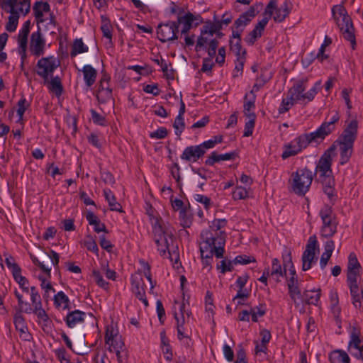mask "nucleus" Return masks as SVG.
I'll return each instance as SVG.
<instances>
[{"label":"nucleus","mask_w":363,"mask_h":363,"mask_svg":"<svg viewBox=\"0 0 363 363\" xmlns=\"http://www.w3.org/2000/svg\"><path fill=\"white\" fill-rule=\"evenodd\" d=\"M223 232H220L216 237L211 230H203L201 233L202 241L200 243V252L203 267H209L211 270L213 255L216 258H223L225 252V240Z\"/></svg>","instance_id":"1"},{"label":"nucleus","mask_w":363,"mask_h":363,"mask_svg":"<svg viewBox=\"0 0 363 363\" xmlns=\"http://www.w3.org/2000/svg\"><path fill=\"white\" fill-rule=\"evenodd\" d=\"M335 150L333 147L327 150L319 159L314 174L317 175V181L323 186L324 193L328 196L330 201H334L337 198L335 191V179L331 169L332 157L331 153Z\"/></svg>","instance_id":"2"},{"label":"nucleus","mask_w":363,"mask_h":363,"mask_svg":"<svg viewBox=\"0 0 363 363\" xmlns=\"http://www.w3.org/2000/svg\"><path fill=\"white\" fill-rule=\"evenodd\" d=\"M1 8L10 13L5 28L14 32L18 26L20 15H27L30 9V0H2Z\"/></svg>","instance_id":"3"},{"label":"nucleus","mask_w":363,"mask_h":363,"mask_svg":"<svg viewBox=\"0 0 363 363\" xmlns=\"http://www.w3.org/2000/svg\"><path fill=\"white\" fill-rule=\"evenodd\" d=\"M313 173L308 168H300L291 174V186L294 193L304 196L311 186Z\"/></svg>","instance_id":"4"},{"label":"nucleus","mask_w":363,"mask_h":363,"mask_svg":"<svg viewBox=\"0 0 363 363\" xmlns=\"http://www.w3.org/2000/svg\"><path fill=\"white\" fill-rule=\"evenodd\" d=\"M321 86V82L318 81L306 93H303L306 90V86L303 81H298L288 90V94L295 103H308L313 100L315 96L318 93Z\"/></svg>","instance_id":"5"},{"label":"nucleus","mask_w":363,"mask_h":363,"mask_svg":"<svg viewBox=\"0 0 363 363\" xmlns=\"http://www.w3.org/2000/svg\"><path fill=\"white\" fill-rule=\"evenodd\" d=\"M273 8V3L269 2L265 9L263 18L260 20L256 24L254 29L245 36L244 40L248 45H253L256 40L262 36L264 28L272 16Z\"/></svg>","instance_id":"6"},{"label":"nucleus","mask_w":363,"mask_h":363,"mask_svg":"<svg viewBox=\"0 0 363 363\" xmlns=\"http://www.w3.org/2000/svg\"><path fill=\"white\" fill-rule=\"evenodd\" d=\"M319 214L323 222L321 235L325 238L332 237L336 233L337 225L332 208L325 206L321 208Z\"/></svg>","instance_id":"7"},{"label":"nucleus","mask_w":363,"mask_h":363,"mask_svg":"<svg viewBox=\"0 0 363 363\" xmlns=\"http://www.w3.org/2000/svg\"><path fill=\"white\" fill-rule=\"evenodd\" d=\"M60 66V62L54 56L42 57L37 62V74L46 82L52 77L55 70Z\"/></svg>","instance_id":"8"},{"label":"nucleus","mask_w":363,"mask_h":363,"mask_svg":"<svg viewBox=\"0 0 363 363\" xmlns=\"http://www.w3.org/2000/svg\"><path fill=\"white\" fill-rule=\"evenodd\" d=\"M223 25L217 21L215 23L208 21L201 28L200 35L198 37L195 50L199 52L206 45H208L211 38L219 30H221Z\"/></svg>","instance_id":"9"},{"label":"nucleus","mask_w":363,"mask_h":363,"mask_svg":"<svg viewBox=\"0 0 363 363\" xmlns=\"http://www.w3.org/2000/svg\"><path fill=\"white\" fill-rule=\"evenodd\" d=\"M315 250L319 251V244L316 236L312 235L309 237L302 255V269L303 271L310 269L313 263L316 262Z\"/></svg>","instance_id":"10"},{"label":"nucleus","mask_w":363,"mask_h":363,"mask_svg":"<svg viewBox=\"0 0 363 363\" xmlns=\"http://www.w3.org/2000/svg\"><path fill=\"white\" fill-rule=\"evenodd\" d=\"M311 144L305 134H302L290 143H286L283 146L284 151L281 154V158L286 160L290 157L295 156L306 148Z\"/></svg>","instance_id":"11"},{"label":"nucleus","mask_w":363,"mask_h":363,"mask_svg":"<svg viewBox=\"0 0 363 363\" xmlns=\"http://www.w3.org/2000/svg\"><path fill=\"white\" fill-rule=\"evenodd\" d=\"M178 23L169 21L165 23H160L157 28L159 40L162 42L171 41L178 38Z\"/></svg>","instance_id":"12"},{"label":"nucleus","mask_w":363,"mask_h":363,"mask_svg":"<svg viewBox=\"0 0 363 363\" xmlns=\"http://www.w3.org/2000/svg\"><path fill=\"white\" fill-rule=\"evenodd\" d=\"M350 338L348 347L350 354L357 359L363 362V339L359 330L353 328Z\"/></svg>","instance_id":"13"},{"label":"nucleus","mask_w":363,"mask_h":363,"mask_svg":"<svg viewBox=\"0 0 363 363\" xmlns=\"http://www.w3.org/2000/svg\"><path fill=\"white\" fill-rule=\"evenodd\" d=\"M46 40L44 38L40 26L38 30L33 32L30 35L29 50L30 53L36 57L45 54Z\"/></svg>","instance_id":"14"},{"label":"nucleus","mask_w":363,"mask_h":363,"mask_svg":"<svg viewBox=\"0 0 363 363\" xmlns=\"http://www.w3.org/2000/svg\"><path fill=\"white\" fill-rule=\"evenodd\" d=\"M357 122L352 121L339 137L337 142L342 146H354L357 135Z\"/></svg>","instance_id":"15"},{"label":"nucleus","mask_w":363,"mask_h":363,"mask_svg":"<svg viewBox=\"0 0 363 363\" xmlns=\"http://www.w3.org/2000/svg\"><path fill=\"white\" fill-rule=\"evenodd\" d=\"M218 44H219L218 40H217L216 38H213L212 40H210L208 46H207V45H206L202 48V49H205L207 51L208 55V57H204L203 59V63H202V66L201 68V71L202 72L206 73V72L211 71V69L214 65V63L213 62V58L216 55V50L218 47Z\"/></svg>","instance_id":"16"},{"label":"nucleus","mask_w":363,"mask_h":363,"mask_svg":"<svg viewBox=\"0 0 363 363\" xmlns=\"http://www.w3.org/2000/svg\"><path fill=\"white\" fill-rule=\"evenodd\" d=\"M332 13L340 30H343L346 27L351 28L353 26L351 18L342 5L334 6L332 9Z\"/></svg>","instance_id":"17"},{"label":"nucleus","mask_w":363,"mask_h":363,"mask_svg":"<svg viewBox=\"0 0 363 363\" xmlns=\"http://www.w3.org/2000/svg\"><path fill=\"white\" fill-rule=\"evenodd\" d=\"M334 130L335 129H333V127L330 126V125L325 122H323L316 130L306 133L305 135L311 144L315 143L318 145Z\"/></svg>","instance_id":"18"},{"label":"nucleus","mask_w":363,"mask_h":363,"mask_svg":"<svg viewBox=\"0 0 363 363\" xmlns=\"http://www.w3.org/2000/svg\"><path fill=\"white\" fill-rule=\"evenodd\" d=\"M257 11L255 9L254 6L250 7V9L242 13L240 17L236 19L234 22V27H232L233 31H240V35H242L245 28L250 23L252 19L256 16Z\"/></svg>","instance_id":"19"},{"label":"nucleus","mask_w":363,"mask_h":363,"mask_svg":"<svg viewBox=\"0 0 363 363\" xmlns=\"http://www.w3.org/2000/svg\"><path fill=\"white\" fill-rule=\"evenodd\" d=\"M132 285V291L140 301H141L145 306H148V301L145 295V285L142 277L132 275L130 277Z\"/></svg>","instance_id":"20"},{"label":"nucleus","mask_w":363,"mask_h":363,"mask_svg":"<svg viewBox=\"0 0 363 363\" xmlns=\"http://www.w3.org/2000/svg\"><path fill=\"white\" fill-rule=\"evenodd\" d=\"M194 21H196V26L202 23L201 16L200 15L195 16L191 12H187L184 16H178L176 23H178V26L179 24H182V35H186L189 33Z\"/></svg>","instance_id":"21"},{"label":"nucleus","mask_w":363,"mask_h":363,"mask_svg":"<svg viewBox=\"0 0 363 363\" xmlns=\"http://www.w3.org/2000/svg\"><path fill=\"white\" fill-rule=\"evenodd\" d=\"M205 153L203 150L201 149L199 145H191L186 147L180 157L182 160H185L186 162H196L200 158H202Z\"/></svg>","instance_id":"22"},{"label":"nucleus","mask_w":363,"mask_h":363,"mask_svg":"<svg viewBox=\"0 0 363 363\" xmlns=\"http://www.w3.org/2000/svg\"><path fill=\"white\" fill-rule=\"evenodd\" d=\"M29 33V30L21 28L18 35V52L21 56V67H23L24 61L27 57L26 50L28 47V36Z\"/></svg>","instance_id":"23"},{"label":"nucleus","mask_w":363,"mask_h":363,"mask_svg":"<svg viewBox=\"0 0 363 363\" xmlns=\"http://www.w3.org/2000/svg\"><path fill=\"white\" fill-rule=\"evenodd\" d=\"M13 323L16 329L19 332L20 337L25 341H30L31 335L28 332V326L23 315L21 313H16L13 317Z\"/></svg>","instance_id":"24"},{"label":"nucleus","mask_w":363,"mask_h":363,"mask_svg":"<svg viewBox=\"0 0 363 363\" xmlns=\"http://www.w3.org/2000/svg\"><path fill=\"white\" fill-rule=\"evenodd\" d=\"M110 78L104 75L99 82V87L96 94L98 101L101 104H105L112 99V89L109 86H104V84H109Z\"/></svg>","instance_id":"25"},{"label":"nucleus","mask_w":363,"mask_h":363,"mask_svg":"<svg viewBox=\"0 0 363 363\" xmlns=\"http://www.w3.org/2000/svg\"><path fill=\"white\" fill-rule=\"evenodd\" d=\"M236 156L237 153L235 152H230L225 154H218L216 151H213L206 160L205 164L208 166H213L216 163L220 161L234 160Z\"/></svg>","instance_id":"26"},{"label":"nucleus","mask_w":363,"mask_h":363,"mask_svg":"<svg viewBox=\"0 0 363 363\" xmlns=\"http://www.w3.org/2000/svg\"><path fill=\"white\" fill-rule=\"evenodd\" d=\"M244 101V114L247 118H250L251 115H255L254 109L255 108L256 96L253 91H250L245 96Z\"/></svg>","instance_id":"27"},{"label":"nucleus","mask_w":363,"mask_h":363,"mask_svg":"<svg viewBox=\"0 0 363 363\" xmlns=\"http://www.w3.org/2000/svg\"><path fill=\"white\" fill-rule=\"evenodd\" d=\"M274 5L273 8V19L275 22L281 23L290 13V9L289 8V4L285 1L279 8L275 7V4L272 1Z\"/></svg>","instance_id":"28"},{"label":"nucleus","mask_w":363,"mask_h":363,"mask_svg":"<svg viewBox=\"0 0 363 363\" xmlns=\"http://www.w3.org/2000/svg\"><path fill=\"white\" fill-rule=\"evenodd\" d=\"M33 9L37 23L39 24L46 21L43 18V13L50 11V6L48 2L37 1L35 3Z\"/></svg>","instance_id":"29"},{"label":"nucleus","mask_w":363,"mask_h":363,"mask_svg":"<svg viewBox=\"0 0 363 363\" xmlns=\"http://www.w3.org/2000/svg\"><path fill=\"white\" fill-rule=\"evenodd\" d=\"M86 313L79 310H75L69 312L66 318L65 322L69 328H74L77 324L84 321Z\"/></svg>","instance_id":"30"},{"label":"nucleus","mask_w":363,"mask_h":363,"mask_svg":"<svg viewBox=\"0 0 363 363\" xmlns=\"http://www.w3.org/2000/svg\"><path fill=\"white\" fill-rule=\"evenodd\" d=\"M82 71L86 85L89 87L91 86L96 82L97 71L89 65H84Z\"/></svg>","instance_id":"31"},{"label":"nucleus","mask_w":363,"mask_h":363,"mask_svg":"<svg viewBox=\"0 0 363 363\" xmlns=\"http://www.w3.org/2000/svg\"><path fill=\"white\" fill-rule=\"evenodd\" d=\"M320 289L318 290H306L301 298L306 304L317 306L320 298Z\"/></svg>","instance_id":"32"},{"label":"nucleus","mask_w":363,"mask_h":363,"mask_svg":"<svg viewBox=\"0 0 363 363\" xmlns=\"http://www.w3.org/2000/svg\"><path fill=\"white\" fill-rule=\"evenodd\" d=\"M330 363H350V358L347 353L342 350H336L329 354Z\"/></svg>","instance_id":"33"},{"label":"nucleus","mask_w":363,"mask_h":363,"mask_svg":"<svg viewBox=\"0 0 363 363\" xmlns=\"http://www.w3.org/2000/svg\"><path fill=\"white\" fill-rule=\"evenodd\" d=\"M104 197L108 203V206L111 211L123 212L121 205L117 202L116 198L113 193L109 189H104L103 190Z\"/></svg>","instance_id":"34"},{"label":"nucleus","mask_w":363,"mask_h":363,"mask_svg":"<svg viewBox=\"0 0 363 363\" xmlns=\"http://www.w3.org/2000/svg\"><path fill=\"white\" fill-rule=\"evenodd\" d=\"M53 301L56 308L62 310L69 309V298L63 291L57 292L54 296Z\"/></svg>","instance_id":"35"},{"label":"nucleus","mask_w":363,"mask_h":363,"mask_svg":"<svg viewBox=\"0 0 363 363\" xmlns=\"http://www.w3.org/2000/svg\"><path fill=\"white\" fill-rule=\"evenodd\" d=\"M88 50L89 48L83 43L82 39L77 38L73 42L70 56L71 57H74L78 54L86 52Z\"/></svg>","instance_id":"36"},{"label":"nucleus","mask_w":363,"mask_h":363,"mask_svg":"<svg viewBox=\"0 0 363 363\" xmlns=\"http://www.w3.org/2000/svg\"><path fill=\"white\" fill-rule=\"evenodd\" d=\"M230 50L233 52L244 49L241 45L240 31H233L229 40Z\"/></svg>","instance_id":"37"},{"label":"nucleus","mask_w":363,"mask_h":363,"mask_svg":"<svg viewBox=\"0 0 363 363\" xmlns=\"http://www.w3.org/2000/svg\"><path fill=\"white\" fill-rule=\"evenodd\" d=\"M30 103L26 100V99L23 96L17 104V115L18 116V119L17 121L18 123H23V115L25 111L30 107Z\"/></svg>","instance_id":"38"},{"label":"nucleus","mask_w":363,"mask_h":363,"mask_svg":"<svg viewBox=\"0 0 363 363\" xmlns=\"http://www.w3.org/2000/svg\"><path fill=\"white\" fill-rule=\"evenodd\" d=\"M284 268L283 271L279 260L277 258H274L272 262L271 276H276L277 280L279 281L280 277L286 275V267H284Z\"/></svg>","instance_id":"39"},{"label":"nucleus","mask_w":363,"mask_h":363,"mask_svg":"<svg viewBox=\"0 0 363 363\" xmlns=\"http://www.w3.org/2000/svg\"><path fill=\"white\" fill-rule=\"evenodd\" d=\"M49 89L55 94L57 96L62 95L63 91V87L59 77H50Z\"/></svg>","instance_id":"40"},{"label":"nucleus","mask_w":363,"mask_h":363,"mask_svg":"<svg viewBox=\"0 0 363 363\" xmlns=\"http://www.w3.org/2000/svg\"><path fill=\"white\" fill-rule=\"evenodd\" d=\"M340 164L343 165L349 162L353 152V147L340 145Z\"/></svg>","instance_id":"41"},{"label":"nucleus","mask_w":363,"mask_h":363,"mask_svg":"<svg viewBox=\"0 0 363 363\" xmlns=\"http://www.w3.org/2000/svg\"><path fill=\"white\" fill-rule=\"evenodd\" d=\"M91 274L94 281L100 288L104 290H108L109 289V283L104 279L99 270L95 269H93Z\"/></svg>","instance_id":"42"},{"label":"nucleus","mask_w":363,"mask_h":363,"mask_svg":"<svg viewBox=\"0 0 363 363\" xmlns=\"http://www.w3.org/2000/svg\"><path fill=\"white\" fill-rule=\"evenodd\" d=\"M222 142V136L216 135L208 140L204 141L202 143L199 144L201 149L203 150V152L206 153V151L209 149L213 148L217 144L220 143Z\"/></svg>","instance_id":"43"},{"label":"nucleus","mask_w":363,"mask_h":363,"mask_svg":"<svg viewBox=\"0 0 363 363\" xmlns=\"http://www.w3.org/2000/svg\"><path fill=\"white\" fill-rule=\"evenodd\" d=\"M295 104V101L288 94H286V97H284L281 100L278 109L279 113L283 114L287 112Z\"/></svg>","instance_id":"44"},{"label":"nucleus","mask_w":363,"mask_h":363,"mask_svg":"<svg viewBox=\"0 0 363 363\" xmlns=\"http://www.w3.org/2000/svg\"><path fill=\"white\" fill-rule=\"evenodd\" d=\"M14 280L19 284L23 291L29 293L28 281L21 275V269L13 274Z\"/></svg>","instance_id":"45"},{"label":"nucleus","mask_w":363,"mask_h":363,"mask_svg":"<svg viewBox=\"0 0 363 363\" xmlns=\"http://www.w3.org/2000/svg\"><path fill=\"white\" fill-rule=\"evenodd\" d=\"M228 223V220L225 218L223 219H214L212 221V224L211 225V228L212 230L216 231L215 236L217 237L218 234L219 235L220 232H223L224 238H225V233L224 231L220 230L222 228H225ZM214 235V234L213 233Z\"/></svg>","instance_id":"46"},{"label":"nucleus","mask_w":363,"mask_h":363,"mask_svg":"<svg viewBox=\"0 0 363 363\" xmlns=\"http://www.w3.org/2000/svg\"><path fill=\"white\" fill-rule=\"evenodd\" d=\"M157 247V250L161 256L166 255L169 248L168 241L167 237H160L154 240Z\"/></svg>","instance_id":"47"},{"label":"nucleus","mask_w":363,"mask_h":363,"mask_svg":"<svg viewBox=\"0 0 363 363\" xmlns=\"http://www.w3.org/2000/svg\"><path fill=\"white\" fill-rule=\"evenodd\" d=\"M151 223L152 227V233L154 234V240L160 237H167L166 233L161 225L160 219L158 218H155V220H152Z\"/></svg>","instance_id":"48"},{"label":"nucleus","mask_w":363,"mask_h":363,"mask_svg":"<svg viewBox=\"0 0 363 363\" xmlns=\"http://www.w3.org/2000/svg\"><path fill=\"white\" fill-rule=\"evenodd\" d=\"M252 320L255 323L258 321V316L262 317L266 314L267 307L265 303H259L258 306L251 309Z\"/></svg>","instance_id":"49"},{"label":"nucleus","mask_w":363,"mask_h":363,"mask_svg":"<svg viewBox=\"0 0 363 363\" xmlns=\"http://www.w3.org/2000/svg\"><path fill=\"white\" fill-rule=\"evenodd\" d=\"M106 344L108 345V350L110 352H114L115 351L125 346L121 335L115 337L113 340H111L108 343Z\"/></svg>","instance_id":"50"},{"label":"nucleus","mask_w":363,"mask_h":363,"mask_svg":"<svg viewBox=\"0 0 363 363\" xmlns=\"http://www.w3.org/2000/svg\"><path fill=\"white\" fill-rule=\"evenodd\" d=\"M84 245L89 251H91L99 256V248L97 244L91 235H89L86 236L84 240Z\"/></svg>","instance_id":"51"},{"label":"nucleus","mask_w":363,"mask_h":363,"mask_svg":"<svg viewBox=\"0 0 363 363\" xmlns=\"http://www.w3.org/2000/svg\"><path fill=\"white\" fill-rule=\"evenodd\" d=\"M248 121L245 124L243 133L244 137H249L252 135L256 120V115H251L250 118H247Z\"/></svg>","instance_id":"52"},{"label":"nucleus","mask_w":363,"mask_h":363,"mask_svg":"<svg viewBox=\"0 0 363 363\" xmlns=\"http://www.w3.org/2000/svg\"><path fill=\"white\" fill-rule=\"evenodd\" d=\"M233 262L224 259L217 264L216 269L221 273L225 274L227 272H232L233 270Z\"/></svg>","instance_id":"53"},{"label":"nucleus","mask_w":363,"mask_h":363,"mask_svg":"<svg viewBox=\"0 0 363 363\" xmlns=\"http://www.w3.org/2000/svg\"><path fill=\"white\" fill-rule=\"evenodd\" d=\"M232 196L234 200L245 199L248 197V191L245 187L238 186L233 191Z\"/></svg>","instance_id":"54"},{"label":"nucleus","mask_w":363,"mask_h":363,"mask_svg":"<svg viewBox=\"0 0 363 363\" xmlns=\"http://www.w3.org/2000/svg\"><path fill=\"white\" fill-rule=\"evenodd\" d=\"M30 295L32 306L34 308L42 306L41 298L35 286L30 287Z\"/></svg>","instance_id":"55"},{"label":"nucleus","mask_w":363,"mask_h":363,"mask_svg":"<svg viewBox=\"0 0 363 363\" xmlns=\"http://www.w3.org/2000/svg\"><path fill=\"white\" fill-rule=\"evenodd\" d=\"M360 264L354 252H351L348 257L347 270L359 271Z\"/></svg>","instance_id":"56"},{"label":"nucleus","mask_w":363,"mask_h":363,"mask_svg":"<svg viewBox=\"0 0 363 363\" xmlns=\"http://www.w3.org/2000/svg\"><path fill=\"white\" fill-rule=\"evenodd\" d=\"M90 113H91L92 121L94 124L101 125V126L106 125V120L104 116L99 114L94 109H91Z\"/></svg>","instance_id":"57"},{"label":"nucleus","mask_w":363,"mask_h":363,"mask_svg":"<svg viewBox=\"0 0 363 363\" xmlns=\"http://www.w3.org/2000/svg\"><path fill=\"white\" fill-rule=\"evenodd\" d=\"M341 30L342 31L345 39L351 43L352 48L354 49V45H356L355 35L354 33V26H352L351 28L346 27L345 29Z\"/></svg>","instance_id":"58"},{"label":"nucleus","mask_w":363,"mask_h":363,"mask_svg":"<svg viewBox=\"0 0 363 363\" xmlns=\"http://www.w3.org/2000/svg\"><path fill=\"white\" fill-rule=\"evenodd\" d=\"M173 127L174 128L175 134L177 136H180L185 128V123H184V117L177 116L174 120Z\"/></svg>","instance_id":"59"},{"label":"nucleus","mask_w":363,"mask_h":363,"mask_svg":"<svg viewBox=\"0 0 363 363\" xmlns=\"http://www.w3.org/2000/svg\"><path fill=\"white\" fill-rule=\"evenodd\" d=\"M114 352L116 354L117 361L118 363H128L129 352L125 346L115 351Z\"/></svg>","instance_id":"60"},{"label":"nucleus","mask_w":363,"mask_h":363,"mask_svg":"<svg viewBox=\"0 0 363 363\" xmlns=\"http://www.w3.org/2000/svg\"><path fill=\"white\" fill-rule=\"evenodd\" d=\"M87 140L89 143H90L94 147L100 150L102 147V139L99 134L95 133H91L88 137Z\"/></svg>","instance_id":"61"},{"label":"nucleus","mask_w":363,"mask_h":363,"mask_svg":"<svg viewBox=\"0 0 363 363\" xmlns=\"http://www.w3.org/2000/svg\"><path fill=\"white\" fill-rule=\"evenodd\" d=\"M120 336L117 330L113 325H108L105 332V343H108L109 341L113 340L115 337Z\"/></svg>","instance_id":"62"},{"label":"nucleus","mask_w":363,"mask_h":363,"mask_svg":"<svg viewBox=\"0 0 363 363\" xmlns=\"http://www.w3.org/2000/svg\"><path fill=\"white\" fill-rule=\"evenodd\" d=\"M5 262L9 269L11 270L12 275L21 269L12 256L6 257Z\"/></svg>","instance_id":"63"},{"label":"nucleus","mask_w":363,"mask_h":363,"mask_svg":"<svg viewBox=\"0 0 363 363\" xmlns=\"http://www.w3.org/2000/svg\"><path fill=\"white\" fill-rule=\"evenodd\" d=\"M168 135L167 129L164 127H160L155 131L150 133V137L152 139H164Z\"/></svg>","instance_id":"64"}]
</instances>
